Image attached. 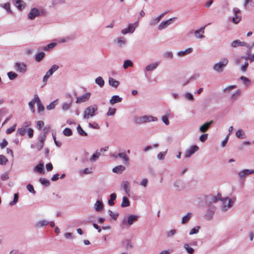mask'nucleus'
I'll return each mask as SVG.
<instances>
[{"mask_svg":"<svg viewBox=\"0 0 254 254\" xmlns=\"http://www.w3.org/2000/svg\"><path fill=\"white\" fill-rule=\"evenodd\" d=\"M228 62L227 58H224L218 63L214 64L213 65L212 69L217 73H221L223 71L225 67L228 64Z\"/></svg>","mask_w":254,"mask_h":254,"instance_id":"nucleus-1","label":"nucleus"},{"mask_svg":"<svg viewBox=\"0 0 254 254\" xmlns=\"http://www.w3.org/2000/svg\"><path fill=\"white\" fill-rule=\"evenodd\" d=\"M98 107L94 105L93 106H90L84 111L83 113V118L84 119H88L95 116V113L97 111Z\"/></svg>","mask_w":254,"mask_h":254,"instance_id":"nucleus-2","label":"nucleus"},{"mask_svg":"<svg viewBox=\"0 0 254 254\" xmlns=\"http://www.w3.org/2000/svg\"><path fill=\"white\" fill-rule=\"evenodd\" d=\"M221 209L223 211H227L233 206L234 201L231 198L228 197L221 198Z\"/></svg>","mask_w":254,"mask_h":254,"instance_id":"nucleus-3","label":"nucleus"},{"mask_svg":"<svg viewBox=\"0 0 254 254\" xmlns=\"http://www.w3.org/2000/svg\"><path fill=\"white\" fill-rule=\"evenodd\" d=\"M158 118L151 115H144L138 118L135 122L137 124H143L151 122H157Z\"/></svg>","mask_w":254,"mask_h":254,"instance_id":"nucleus-4","label":"nucleus"},{"mask_svg":"<svg viewBox=\"0 0 254 254\" xmlns=\"http://www.w3.org/2000/svg\"><path fill=\"white\" fill-rule=\"evenodd\" d=\"M138 218V215H130L127 218L124 217L122 222V226L129 227L137 221Z\"/></svg>","mask_w":254,"mask_h":254,"instance_id":"nucleus-5","label":"nucleus"},{"mask_svg":"<svg viewBox=\"0 0 254 254\" xmlns=\"http://www.w3.org/2000/svg\"><path fill=\"white\" fill-rule=\"evenodd\" d=\"M138 26V20L134 23H130L128 24L127 27L126 28L123 29L121 32L123 35H126L128 33H133L136 27Z\"/></svg>","mask_w":254,"mask_h":254,"instance_id":"nucleus-6","label":"nucleus"},{"mask_svg":"<svg viewBox=\"0 0 254 254\" xmlns=\"http://www.w3.org/2000/svg\"><path fill=\"white\" fill-rule=\"evenodd\" d=\"M59 66L57 64H54L51 67L43 78L44 85H45L47 84L48 79L59 69Z\"/></svg>","mask_w":254,"mask_h":254,"instance_id":"nucleus-7","label":"nucleus"},{"mask_svg":"<svg viewBox=\"0 0 254 254\" xmlns=\"http://www.w3.org/2000/svg\"><path fill=\"white\" fill-rule=\"evenodd\" d=\"M231 46L233 48L241 46L246 47L250 50L252 49V47L249 44L245 42H242L240 40H236L232 42L231 43Z\"/></svg>","mask_w":254,"mask_h":254,"instance_id":"nucleus-8","label":"nucleus"},{"mask_svg":"<svg viewBox=\"0 0 254 254\" xmlns=\"http://www.w3.org/2000/svg\"><path fill=\"white\" fill-rule=\"evenodd\" d=\"M50 128L51 127L50 126H47L44 128L43 132L39 135L38 141L44 143L47 134L50 131Z\"/></svg>","mask_w":254,"mask_h":254,"instance_id":"nucleus-9","label":"nucleus"},{"mask_svg":"<svg viewBox=\"0 0 254 254\" xmlns=\"http://www.w3.org/2000/svg\"><path fill=\"white\" fill-rule=\"evenodd\" d=\"M254 174V169H245L239 172L238 175L241 180H244L248 176Z\"/></svg>","mask_w":254,"mask_h":254,"instance_id":"nucleus-10","label":"nucleus"},{"mask_svg":"<svg viewBox=\"0 0 254 254\" xmlns=\"http://www.w3.org/2000/svg\"><path fill=\"white\" fill-rule=\"evenodd\" d=\"M233 11L234 16L232 18V22L235 24H238L242 19L241 15H240L241 10L238 8H234Z\"/></svg>","mask_w":254,"mask_h":254,"instance_id":"nucleus-11","label":"nucleus"},{"mask_svg":"<svg viewBox=\"0 0 254 254\" xmlns=\"http://www.w3.org/2000/svg\"><path fill=\"white\" fill-rule=\"evenodd\" d=\"M176 17H173L168 20H164L161 22L158 25V29L159 30H162L167 28L170 24H172V22Z\"/></svg>","mask_w":254,"mask_h":254,"instance_id":"nucleus-12","label":"nucleus"},{"mask_svg":"<svg viewBox=\"0 0 254 254\" xmlns=\"http://www.w3.org/2000/svg\"><path fill=\"white\" fill-rule=\"evenodd\" d=\"M91 93L90 92H87L80 96L77 97L75 103L76 104H79L86 102L89 99Z\"/></svg>","mask_w":254,"mask_h":254,"instance_id":"nucleus-13","label":"nucleus"},{"mask_svg":"<svg viewBox=\"0 0 254 254\" xmlns=\"http://www.w3.org/2000/svg\"><path fill=\"white\" fill-rule=\"evenodd\" d=\"M198 149L199 148L197 145L191 146L189 149L185 151V157L187 158H190L195 152L198 151Z\"/></svg>","mask_w":254,"mask_h":254,"instance_id":"nucleus-14","label":"nucleus"},{"mask_svg":"<svg viewBox=\"0 0 254 254\" xmlns=\"http://www.w3.org/2000/svg\"><path fill=\"white\" fill-rule=\"evenodd\" d=\"M173 186L178 191H182L185 189L186 186L184 182L182 180H177L173 183Z\"/></svg>","mask_w":254,"mask_h":254,"instance_id":"nucleus-15","label":"nucleus"},{"mask_svg":"<svg viewBox=\"0 0 254 254\" xmlns=\"http://www.w3.org/2000/svg\"><path fill=\"white\" fill-rule=\"evenodd\" d=\"M15 68L19 73H24L27 70V65L24 63H16L15 64Z\"/></svg>","mask_w":254,"mask_h":254,"instance_id":"nucleus-16","label":"nucleus"},{"mask_svg":"<svg viewBox=\"0 0 254 254\" xmlns=\"http://www.w3.org/2000/svg\"><path fill=\"white\" fill-rule=\"evenodd\" d=\"M40 15L39 10L36 8L31 9L28 14V18L31 20L34 19L36 17Z\"/></svg>","mask_w":254,"mask_h":254,"instance_id":"nucleus-17","label":"nucleus"},{"mask_svg":"<svg viewBox=\"0 0 254 254\" xmlns=\"http://www.w3.org/2000/svg\"><path fill=\"white\" fill-rule=\"evenodd\" d=\"M206 27V26H202L199 29L196 30L194 32V36L197 39H202L204 37L203 34L204 33V29Z\"/></svg>","mask_w":254,"mask_h":254,"instance_id":"nucleus-18","label":"nucleus"},{"mask_svg":"<svg viewBox=\"0 0 254 254\" xmlns=\"http://www.w3.org/2000/svg\"><path fill=\"white\" fill-rule=\"evenodd\" d=\"M114 42L117 44L119 47L122 48L125 45L127 42V40L124 37H120L115 39Z\"/></svg>","mask_w":254,"mask_h":254,"instance_id":"nucleus-19","label":"nucleus"},{"mask_svg":"<svg viewBox=\"0 0 254 254\" xmlns=\"http://www.w3.org/2000/svg\"><path fill=\"white\" fill-rule=\"evenodd\" d=\"M121 186L123 190L125 191L126 193L129 195L130 191V183L127 181H124L121 184Z\"/></svg>","mask_w":254,"mask_h":254,"instance_id":"nucleus-20","label":"nucleus"},{"mask_svg":"<svg viewBox=\"0 0 254 254\" xmlns=\"http://www.w3.org/2000/svg\"><path fill=\"white\" fill-rule=\"evenodd\" d=\"M213 122V121L211 120L208 122L204 123V124L200 126L199 128V131L203 133L205 132L209 128L210 126L212 125Z\"/></svg>","mask_w":254,"mask_h":254,"instance_id":"nucleus-21","label":"nucleus"},{"mask_svg":"<svg viewBox=\"0 0 254 254\" xmlns=\"http://www.w3.org/2000/svg\"><path fill=\"white\" fill-rule=\"evenodd\" d=\"M159 63L155 62L151 63L148 65H147L145 68L144 69V72L146 71H152L155 70L158 66Z\"/></svg>","mask_w":254,"mask_h":254,"instance_id":"nucleus-22","label":"nucleus"},{"mask_svg":"<svg viewBox=\"0 0 254 254\" xmlns=\"http://www.w3.org/2000/svg\"><path fill=\"white\" fill-rule=\"evenodd\" d=\"M49 224V221L45 220H40L38 221L35 224V227L36 228H43L46 226L47 225Z\"/></svg>","mask_w":254,"mask_h":254,"instance_id":"nucleus-23","label":"nucleus"},{"mask_svg":"<svg viewBox=\"0 0 254 254\" xmlns=\"http://www.w3.org/2000/svg\"><path fill=\"white\" fill-rule=\"evenodd\" d=\"M192 50V48H189L184 51H179L178 52H177V55L179 57H183L191 53Z\"/></svg>","mask_w":254,"mask_h":254,"instance_id":"nucleus-24","label":"nucleus"},{"mask_svg":"<svg viewBox=\"0 0 254 254\" xmlns=\"http://www.w3.org/2000/svg\"><path fill=\"white\" fill-rule=\"evenodd\" d=\"M112 157H113L115 158H117L118 157L121 158L124 162L127 163L128 161V157L125 153H118L117 154H113L112 155Z\"/></svg>","mask_w":254,"mask_h":254,"instance_id":"nucleus-25","label":"nucleus"},{"mask_svg":"<svg viewBox=\"0 0 254 254\" xmlns=\"http://www.w3.org/2000/svg\"><path fill=\"white\" fill-rule=\"evenodd\" d=\"M94 208L96 211H101L103 209L102 201L101 200H97L94 205Z\"/></svg>","mask_w":254,"mask_h":254,"instance_id":"nucleus-26","label":"nucleus"},{"mask_svg":"<svg viewBox=\"0 0 254 254\" xmlns=\"http://www.w3.org/2000/svg\"><path fill=\"white\" fill-rule=\"evenodd\" d=\"M240 95H241V91L239 89H238L230 94V95L229 96V99L231 101H235L238 97H239L240 96Z\"/></svg>","mask_w":254,"mask_h":254,"instance_id":"nucleus-27","label":"nucleus"},{"mask_svg":"<svg viewBox=\"0 0 254 254\" xmlns=\"http://www.w3.org/2000/svg\"><path fill=\"white\" fill-rule=\"evenodd\" d=\"M192 217V213L190 212L187 213L185 215H184L182 218L181 221V223L182 224H186L188 223L191 217Z\"/></svg>","mask_w":254,"mask_h":254,"instance_id":"nucleus-28","label":"nucleus"},{"mask_svg":"<svg viewBox=\"0 0 254 254\" xmlns=\"http://www.w3.org/2000/svg\"><path fill=\"white\" fill-rule=\"evenodd\" d=\"M122 100V98L118 95H114L110 100L109 102L111 104L114 105L116 103L121 102Z\"/></svg>","mask_w":254,"mask_h":254,"instance_id":"nucleus-29","label":"nucleus"},{"mask_svg":"<svg viewBox=\"0 0 254 254\" xmlns=\"http://www.w3.org/2000/svg\"><path fill=\"white\" fill-rule=\"evenodd\" d=\"M109 84L111 86L117 88L120 84V82L118 80H116L114 78L109 77Z\"/></svg>","mask_w":254,"mask_h":254,"instance_id":"nucleus-30","label":"nucleus"},{"mask_svg":"<svg viewBox=\"0 0 254 254\" xmlns=\"http://www.w3.org/2000/svg\"><path fill=\"white\" fill-rule=\"evenodd\" d=\"M215 211V207L212 205L210 204L208 207V209L207 210V212L206 214V215H208L209 218H211L214 214Z\"/></svg>","mask_w":254,"mask_h":254,"instance_id":"nucleus-31","label":"nucleus"},{"mask_svg":"<svg viewBox=\"0 0 254 254\" xmlns=\"http://www.w3.org/2000/svg\"><path fill=\"white\" fill-rule=\"evenodd\" d=\"M183 248L189 254H193L194 252V249L190 247L188 243H184L183 244Z\"/></svg>","mask_w":254,"mask_h":254,"instance_id":"nucleus-32","label":"nucleus"},{"mask_svg":"<svg viewBox=\"0 0 254 254\" xmlns=\"http://www.w3.org/2000/svg\"><path fill=\"white\" fill-rule=\"evenodd\" d=\"M236 136L240 139H244L246 138V135L245 131L242 129H238L236 132Z\"/></svg>","mask_w":254,"mask_h":254,"instance_id":"nucleus-33","label":"nucleus"},{"mask_svg":"<svg viewBox=\"0 0 254 254\" xmlns=\"http://www.w3.org/2000/svg\"><path fill=\"white\" fill-rule=\"evenodd\" d=\"M34 171L38 172L40 174H44L45 173L44 169V164L40 163L37 165L34 168Z\"/></svg>","mask_w":254,"mask_h":254,"instance_id":"nucleus-34","label":"nucleus"},{"mask_svg":"<svg viewBox=\"0 0 254 254\" xmlns=\"http://www.w3.org/2000/svg\"><path fill=\"white\" fill-rule=\"evenodd\" d=\"M126 168L123 165H119L115 168H114L112 170V171L114 173H117V174H120L122 173L124 170H125Z\"/></svg>","mask_w":254,"mask_h":254,"instance_id":"nucleus-35","label":"nucleus"},{"mask_svg":"<svg viewBox=\"0 0 254 254\" xmlns=\"http://www.w3.org/2000/svg\"><path fill=\"white\" fill-rule=\"evenodd\" d=\"M95 82L101 88H102L105 84V81L101 76L97 77L95 80Z\"/></svg>","mask_w":254,"mask_h":254,"instance_id":"nucleus-36","label":"nucleus"},{"mask_svg":"<svg viewBox=\"0 0 254 254\" xmlns=\"http://www.w3.org/2000/svg\"><path fill=\"white\" fill-rule=\"evenodd\" d=\"M12 1L15 2L17 8L20 10L25 7V3L21 0H12Z\"/></svg>","mask_w":254,"mask_h":254,"instance_id":"nucleus-37","label":"nucleus"},{"mask_svg":"<svg viewBox=\"0 0 254 254\" xmlns=\"http://www.w3.org/2000/svg\"><path fill=\"white\" fill-rule=\"evenodd\" d=\"M101 155V154L99 152V150H97L90 158V161L91 162H94L96 161L99 158Z\"/></svg>","mask_w":254,"mask_h":254,"instance_id":"nucleus-38","label":"nucleus"},{"mask_svg":"<svg viewBox=\"0 0 254 254\" xmlns=\"http://www.w3.org/2000/svg\"><path fill=\"white\" fill-rule=\"evenodd\" d=\"M71 105V102L64 103L62 105V109L64 111H68L70 109Z\"/></svg>","mask_w":254,"mask_h":254,"instance_id":"nucleus-39","label":"nucleus"},{"mask_svg":"<svg viewBox=\"0 0 254 254\" xmlns=\"http://www.w3.org/2000/svg\"><path fill=\"white\" fill-rule=\"evenodd\" d=\"M45 56L44 52H40L35 55V59L36 61L39 62L43 60Z\"/></svg>","mask_w":254,"mask_h":254,"instance_id":"nucleus-40","label":"nucleus"},{"mask_svg":"<svg viewBox=\"0 0 254 254\" xmlns=\"http://www.w3.org/2000/svg\"><path fill=\"white\" fill-rule=\"evenodd\" d=\"M117 195L115 193H113L110 195V199L108 201V203L110 206L114 204V201L116 199Z\"/></svg>","mask_w":254,"mask_h":254,"instance_id":"nucleus-41","label":"nucleus"},{"mask_svg":"<svg viewBox=\"0 0 254 254\" xmlns=\"http://www.w3.org/2000/svg\"><path fill=\"white\" fill-rule=\"evenodd\" d=\"M129 204H130V202H129V199L126 196H124L123 197V201L121 203V207H127L129 205Z\"/></svg>","mask_w":254,"mask_h":254,"instance_id":"nucleus-42","label":"nucleus"},{"mask_svg":"<svg viewBox=\"0 0 254 254\" xmlns=\"http://www.w3.org/2000/svg\"><path fill=\"white\" fill-rule=\"evenodd\" d=\"M18 198H19V193L18 192L15 193L14 194L13 199L12 201H10L9 203V206L15 205L18 202Z\"/></svg>","mask_w":254,"mask_h":254,"instance_id":"nucleus-43","label":"nucleus"},{"mask_svg":"<svg viewBox=\"0 0 254 254\" xmlns=\"http://www.w3.org/2000/svg\"><path fill=\"white\" fill-rule=\"evenodd\" d=\"M208 199L210 200V203H213V202H216L219 199L220 200L221 198H220L219 195H218L217 196H214V195L208 196Z\"/></svg>","mask_w":254,"mask_h":254,"instance_id":"nucleus-44","label":"nucleus"},{"mask_svg":"<svg viewBox=\"0 0 254 254\" xmlns=\"http://www.w3.org/2000/svg\"><path fill=\"white\" fill-rule=\"evenodd\" d=\"M236 87H237L236 85H229L223 89V92L225 93H228V92H230L232 90L236 88Z\"/></svg>","mask_w":254,"mask_h":254,"instance_id":"nucleus-45","label":"nucleus"},{"mask_svg":"<svg viewBox=\"0 0 254 254\" xmlns=\"http://www.w3.org/2000/svg\"><path fill=\"white\" fill-rule=\"evenodd\" d=\"M133 64L132 62L129 60H125L123 64V67L125 69L127 68L128 67H132Z\"/></svg>","mask_w":254,"mask_h":254,"instance_id":"nucleus-46","label":"nucleus"},{"mask_svg":"<svg viewBox=\"0 0 254 254\" xmlns=\"http://www.w3.org/2000/svg\"><path fill=\"white\" fill-rule=\"evenodd\" d=\"M28 128L26 127H24L22 126V127L20 128H18L17 129V132L21 135H24L26 134Z\"/></svg>","mask_w":254,"mask_h":254,"instance_id":"nucleus-47","label":"nucleus"},{"mask_svg":"<svg viewBox=\"0 0 254 254\" xmlns=\"http://www.w3.org/2000/svg\"><path fill=\"white\" fill-rule=\"evenodd\" d=\"M44 144L43 142L38 141L35 145L31 144V148H34L35 146L38 151H40L43 148Z\"/></svg>","mask_w":254,"mask_h":254,"instance_id":"nucleus-48","label":"nucleus"},{"mask_svg":"<svg viewBox=\"0 0 254 254\" xmlns=\"http://www.w3.org/2000/svg\"><path fill=\"white\" fill-rule=\"evenodd\" d=\"M240 79L243 82V84L245 86H248L250 84L251 80L248 78L244 76H241Z\"/></svg>","mask_w":254,"mask_h":254,"instance_id":"nucleus-49","label":"nucleus"},{"mask_svg":"<svg viewBox=\"0 0 254 254\" xmlns=\"http://www.w3.org/2000/svg\"><path fill=\"white\" fill-rule=\"evenodd\" d=\"M39 182H40V183L46 186V187H48L49 186L50 184V182L49 180H47L45 178H41L39 179Z\"/></svg>","mask_w":254,"mask_h":254,"instance_id":"nucleus-50","label":"nucleus"},{"mask_svg":"<svg viewBox=\"0 0 254 254\" xmlns=\"http://www.w3.org/2000/svg\"><path fill=\"white\" fill-rule=\"evenodd\" d=\"M63 132V134L66 136H70L72 135V131L71 129L69 128L66 127L64 128Z\"/></svg>","mask_w":254,"mask_h":254,"instance_id":"nucleus-51","label":"nucleus"},{"mask_svg":"<svg viewBox=\"0 0 254 254\" xmlns=\"http://www.w3.org/2000/svg\"><path fill=\"white\" fill-rule=\"evenodd\" d=\"M77 131L81 136H85L87 135V133L84 131L80 125L77 127Z\"/></svg>","mask_w":254,"mask_h":254,"instance_id":"nucleus-52","label":"nucleus"},{"mask_svg":"<svg viewBox=\"0 0 254 254\" xmlns=\"http://www.w3.org/2000/svg\"><path fill=\"white\" fill-rule=\"evenodd\" d=\"M7 75L8 78L10 80H13V79L16 78L17 77V76H18V74L17 73H16L15 72H13V71L8 72L7 73Z\"/></svg>","mask_w":254,"mask_h":254,"instance_id":"nucleus-53","label":"nucleus"},{"mask_svg":"<svg viewBox=\"0 0 254 254\" xmlns=\"http://www.w3.org/2000/svg\"><path fill=\"white\" fill-rule=\"evenodd\" d=\"M200 228L199 226H196L195 227L192 228L189 232V235H192L193 234H197L199 232Z\"/></svg>","mask_w":254,"mask_h":254,"instance_id":"nucleus-54","label":"nucleus"},{"mask_svg":"<svg viewBox=\"0 0 254 254\" xmlns=\"http://www.w3.org/2000/svg\"><path fill=\"white\" fill-rule=\"evenodd\" d=\"M40 100V99L38 95L37 94H35L34 95L33 98L29 102L33 105H35V104H37Z\"/></svg>","mask_w":254,"mask_h":254,"instance_id":"nucleus-55","label":"nucleus"},{"mask_svg":"<svg viewBox=\"0 0 254 254\" xmlns=\"http://www.w3.org/2000/svg\"><path fill=\"white\" fill-rule=\"evenodd\" d=\"M57 104V100L54 101L53 102H51L49 105H48L46 107L47 109L48 110L54 109L55 108Z\"/></svg>","mask_w":254,"mask_h":254,"instance_id":"nucleus-56","label":"nucleus"},{"mask_svg":"<svg viewBox=\"0 0 254 254\" xmlns=\"http://www.w3.org/2000/svg\"><path fill=\"white\" fill-rule=\"evenodd\" d=\"M160 21V20L159 19V18H158V16L154 17L150 21L149 25L151 26L155 25L157 24Z\"/></svg>","mask_w":254,"mask_h":254,"instance_id":"nucleus-57","label":"nucleus"},{"mask_svg":"<svg viewBox=\"0 0 254 254\" xmlns=\"http://www.w3.org/2000/svg\"><path fill=\"white\" fill-rule=\"evenodd\" d=\"M249 66V63L248 62H245L244 64L242 65L240 67V70L243 72H245Z\"/></svg>","mask_w":254,"mask_h":254,"instance_id":"nucleus-58","label":"nucleus"},{"mask_svg":"<svg viewBox=\"0 0 254 254\" xmlns=\"http://www.w3.org/2000/svg\"><path fill=\"white\" fill-rule=\"evenodd\" d=\"M167 151L164 152H161L157 155V159L159 160H163L164 159L166 155Z\"/></svg>","mask_w":254,"mask_h":254,"instance_id":"nucleus-59","label":"nucleus"},{"mask_svg":"<svg viewBox=\"0 0 254 254\" xmlns=\"http://www.w3.org/2000/svg\"><path fill=\"white\" fill-rule=\"evenodd\" d=\"M148 184V180L147 178H143L140 182V185L144 188H146Z\"/></svg>","mask_w":254,"mask_h":254,"instance_id":"nucleus-60","label":"nucleus"},{"mask_svg":"<svg viewBox=\"0 0 254 254\" xmlns=\"http://www.w3.org/2000/svg\"><path fill=\"white\" fill-rule=\"evenodd\" d=\"M8 161L7 159L3 155H0V164L5 165Z\"/></svg>","mask_w":254,"mask_h":254,"instance_id":"nucleus-61","label":"nucleus"},{"mask_svg":"<svg viewBox=\"0 0 254 254\" xmlns=\"http://www.w3.org/2000/svg\"><path fill=\"white\" fill-rule=\"evenodd\" d=\"M0 6H1L4 9H5L8 12H10V13L11 12L10 7V4L8 2H6L3 4H1Z\"/></svg>","mask_w":254,"mask_h":254,"instance_id":"nucleus-62","label":"nucleus"},{"mask_svg":"<svg viewBox=\"0 0 254 254\" xmlns=\"http://www.w3.org/2000/svg\"><path fill=\"white\" fill-rule=\"evenodd\" d=\"M92 173V168H86L84 169H83L81 172V174H90Z\"/></svg>","mask_w":254,"mask_h":254,"instance_id":"nucleus-63","label":"nucleus"},{"mask_svg":"<svg viewBox=\"0 0 254 254\" xmlns=\"http://www.w3.org/2000/svg\"><path fill=\"white\" fill-rule=\"evenodd\" d=\"M185 98L189 101H192L193 100V96L190 93L187 92L184 94Z\"/></svg>","mask_w":254,"mask_h":254,"instance_id":"nucleus-64","label":"nucleus"}]
</instances>
